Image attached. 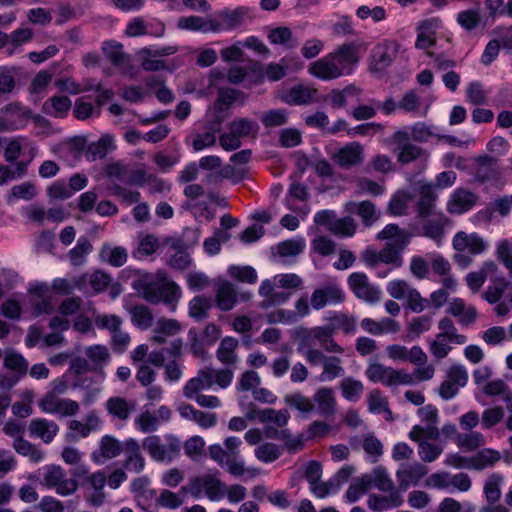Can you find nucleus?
Segmentation results:
<instances>
[{
	"mask_svg": "<svg viewBox=\"0 0 512 512\" xmlns=\"http://www.w3.org/2000/svg\"><path fill=\"white\" fill-rule=\"evenodd\" d=\"M290 418V414L287 409L274 410L266 408L259 411L258 419L261 423L273 422L279 427H284Z\"/></svg>",
	"mask_w": 512,
	"mask_h": 512,
	"instance_id": "052dcab7",
	"label": "nucleus"
},
{
	"mask_svg": "<svg viewBox=\"0 0 512 512\" xmlns=\"http://www.w3.org/2000/svg\"><path fill=\"white\" fill-rule=\"evenodd\" d=\"M131 286L147 302L151 304L164 302L172 305V310H175V303L181 296L179 286L164 276L154 279L150 274H138L132 280Z\"/></svg>",
	"mask_w": 512,
	"mask_h": 512,
	"instance_id": "f257e3e1",
	"label": "nucleus"
},
{
	"mask_svg": "<svg viewBox=\"0 0 512 512\" xmlns=\"http://www.w3.org/2000/svg\"><path fill=\"white\" fill-rule=\"evenodd\" d=\"M211 300L205 296H196L189 302V315L195 321H203L208 317Z\"/></svg>",
	"mask_w": 512,
	"mask_h": 512,
	"instance_id": "864d4df0",
	"label": "nucleus"
},
{
	"mask_svg": "<svg viewBox=\"0 0 512 512\" xmlns=\"http://www.w3.org/2000/svg\"><path fill=\"white\" fill-rule=\"evenodd\" d=\"M329 54L342 76L350 75L360 61L359 46L354 42L344 43Z\"/></svg>",
	"mask_w": 512,
	"mask_h": 512,
	"instance_id": "f8f14e48",
	"label": "nucleus"
},
{
	"mask_svg": "<svg viewBox=\"0 0 512 512\" xmlns=\"http://www.w3.org/2000/svg\"><path fill=\"white\" fill-rule=\"evenodd\" d=\"M40 409L49 414L73 416L79 411V404L71 399H61L55 393L47 392L39 401Z\"/></svg>",
	"mask_w": 512,
	"mask_h": 512,
	"instance_id": "4468645a",
	"label": "nucleus"
},
{
	"mask_svg": "<svg viewBox=\"0 0 512 512\" xmlns=\"http://www.w3.org/2000/svg\"><path fill=\"white\" fill-rule=\"evenodd\" d=\"M99 259L110 266L121 267L127 262L128 252L124 247L103 243L99 250Z\"/></svg>",
	"mask_w": 512,
	"mask_h": 512,
	"instance_id": "72a5a7b5",
	"label": "nucleus"
},
{
	"mask_svg": "<svg viewBox=\"0 0 512 512\" xmlns=\"http://www.w3.org/2000/svg\"><path fill=\"white\" fill-rule=\"evenodd\" d=\"M371 487V475L364 474L353 480L345 493V499L349 503L356 502Z\"/></svg>",
	"mask_w": 512,
	"mask_h": 512,
	"instance_id": "49530a36",
	"label": "nucleus"
},
{
	"mask_svg": "<svg viewBox=\"0 0 512 512\" xmlns=\"http://www.w3.org/2000/svg\"><path fill=\"white\" fill-rule=\"evenodd\" d=\"M345 300V293L337 284H328L317 288L311 295V306L320 310L328 304H340Z\"/></svg>",
	"mask_w": 512,
	"mask_h": 512,
	"instance_id": "2eb2a0df",
	"label": "nucleus"
},
{
	"mask_svg": "<svg viewBox=\"0 0 512 512\" xmlns=\"http://www.w3.org/2000/svg\"><path fill=\"white\" fill-rule=\"evenodd\" d=\"M329 231L335 235L351 237L356 232V223L350 216L335 219V221L330 224Z\"/></svg>",
	"mask_w": 512,
	"mask_h": 512,
	"instance_id": "774afa93",
	"label": "nucleus"
},
{
	"mask_svg": "<svg viewBox=\"0 0 512 512\" xmlns=\"http://www.w3.org/2000/svg\"><path fill=\"white\" fill-rule=\"evenodd\" d=\"M312 402L316 406L317 413L325 418L333 417L337 411L335 392L330 387H321L313 395Z\"/></svg>",
	"mask_w": 512,
	"mask_h": 512,
	"instance_id": "aec40b11",
	"label": "nucleus"
},
{
	"mask_svg": "<svg viewBox=\"0 0 512 512\" xmlns=\"http://www.w3.org/2000/svg\"><path fill=\"white\" fill-rule=\"evenodd\" d=\"M229 130L241 139L248 136H256L259 131V125L249 118H238L230 122Z\"/></svg>",
	"mask_w": 512,
	"mask_h": 512,
	"instance_id": "09e8293b",
	"label": "nucleus"
},
{
	"mask_svg": "<svg viewBox=\"0 0 512 512\" xmlns=\"http://www.w3.org/2000/svg\"><path fill=\"white\" fill-rule=\"evenodd\" d=\"M503 482V476L493 473L488 477L484 484V494L489 504H495L501 498L500 485Z\"/></svg>",
	"mask_w": 512,
	"mask_h": 512,
	"instance_id": "13d9d810",
	"label": "nucleus"
},
{
	"mask_svg": "<svg viewBox=\"0 0 512 512\" xmlns=\"http://www.w3.org/2000/svg\"><path fill=\"white\" fill-rule=\"evenodd\" d=\"M340 389L346 400L356 402L364 391V385L361 381L348 377L340 382Z\"/></svg>",
	"mask_w": 512,
	"mask_h": 512,
	"instance_id": "4d7b16f0",
	"label": "nucleus"
},
{
	"mask_svg": "<svg viewBox=\"0 0 512 512\" xmlns=\"http://www.w3.org/2000/svg\"><path fill=\"white\" fill-rule=\"evenodd\" d=\"M3 365L12 373L19 374V376H26L28 372V361L22 354L10 349L4 354Z\"/></svg>",
	"mask_w": 512,
	"mask_h": 512,
	"instance_id": "a19ab883",
	"label": "nucleus"
},
{
	"mask_svg": "<svg viewBox=\"0 0 512 512\" xmlns=\"http://www.w3.org/2000/svg\"><path fill=\"white\" fill-rule=\"evenodd\" d=\"M268 39L272 44L283 45L288 49H294L299 42L293 38V34L288 27H277L270 31Z\"/></svg>",
	"mask_w": 512,
	"mask_h": 512,
	"instance_id": "8fccbe9b",
	"label": "nucleus"
},
{
	"mask_svg": "<svg viewBox=\"0 0 512 512\" xmlns=\"http://www.w3.org/2000/svg\"><path fill=\"white\" fill-rule=\"evenodd\" d=\"M178 28L203 33H214V22L212 18L204 19L200 16H183L178 19Z\"/></svg>",
	"mask_w": 512,
	"mask_h": 512,
	"instance_id": "4c0bfd02",
	"label": "nucleus"
},
{
	"mask_svg": "<svg viewBox=\"0 0 512 512\" xmlns=\"http://www.w3.org/2000/svg\"><path fill=\"white\" fill-rule=\"evenodd\" d=\"M125 459L123 468L127 471L140 473L145 468V458L141 453L139 442L134 438H128L124 441Z\"/></svg>",
	"mask_w": 512,
	"mask_h": 512,
	"instance_id": "6ab92c4d",
	"label": "nucleus"
},
{
	"mask_svg": "<svg viewBox=\"0 0 512 512\" xmlns=\"http://www.w3.org/2000/svg\"><path fill=\"white\" fill-rule=\"evenodd\" d=\"M371 475V485L374 484V486L382 491V492H388L392 493V491H402L398 488H395L394 482L389 477L387 470L383 466H377L372 470Z\"/></svg>",
	"mask_w": 512,
	"mask_h": 512,
	"instance_id": "de8ad7c7",
	"label": "nucleus"
},
{
	"mask_svg": "<svg viewBox=\"0 0 512 512\" xmlns=\"http://www.w3.org/2000/svg\"><path fill=\"white\" fill-rule=\"evenodd\" d=\"M333 335L334 328L330 325L313 328L300 326L295 330V337L298 341L297 351L304 356L306 361L309 351H321L314 348L317 343L328 353L343 354L344 348L335 341Z\"/></svg>",
	"mask_w": 512,
	"mask_h": 512,
	"instance_id": "f03ea898",
	"label": "nucleus"
},
{
	"mask_svg": "<svg viewBox=\"0 0 512 512\" xmlns=\"http://www.w3.org/2000/svg\"><path fill=\"white\" fill-rule=\"evenodd\" d=\"M131 321L134 326L146 330L153 324V314L149 307L144 304H137L129 309Z\"/></svg>",
	"mask_w": 512,
	"mask_h": 512,
	"instance_id": "37998d69",
	"label": "nucleus"
},
{
	"mask_svg": "<svg viewBox=\"0 0 512 512\" xmlns=\"http://www.w3.org/2000/svg\"><path fill=\"white\" fill-rule=\"evenodd\" d=\"M362 447L365 453L371 457L372 463H376L383 455V444L373 433L364 436Z\"/></svg>",
	"mask_w": 512,
	"mask_h": 512,
	"instance_id": "69168bd1",
	"label": "nucleus"
},
{
	"mask_svg": "<svg viewBox=\"0 0 512 512\" xmlns=\"http://www.w3.org/2000/svg\"><path fill=\"white\" fill-rule=\"evenodd\" d=\"M316 94V89L304 85H295L289 90L287 102L293 105H307L314 101Z\"/></svg>",
	"mask_w": 512,
	"mask_h": 512,
	"instance_id": "c03bdc74",
	"label": "nucleus"
},
{
	"mask_svg": "<svg viewBox=\"0 0 512 512\" xmlns=\"http://www.w3.org/2000/svg\"><path fill=\"white\" fill-rule=\"evenodd\" d=\"M213 385V369H201L197 376L190 379L183 388V394L188 399H193L194 396L201 390H207Z\"/></svg>",
	"mask_w": 512,
	"mask_h": 512,
	"instance_id": "c756f323",
	"label": "nucleus"
},
{
	"mask_svg": "<svg viewBox=\"0 0 512 512\" xmlns=\"http://www.w3.org/2000/svg\"><path fill=\"white\" fill-rule=\"evenodd\" d=\"M13 447L18 454L28 456L33 463H39L44 458V453L23 437L14 439Z\"/></svg>",
	"mask_w": 512,
	"mask_h": 512,
	"instance_id": "3c124183",
	"label": "nucleus"
},
{
	"mask_svg": "<svg viewBox=\"0 0 512 512\" xmlns=\"http://www.w3.org/2000/svg\"><path fill=\"white\" fill-rule=\"evenodd\" d=\"M307 363L312 367L322 365L323 370L319 376L320 381H332L343 376L345 372L340 357L325 355L323 351H309Z\"/></svg>",
	"mask_w": 512,
	"mask_h": 512,
	"instance_id": "6e6552de",
	"label": "nucleus"
},
{
	"mask_svg": "<svg viewBox=\"0 0 512 512\" xmlns=\"http://www.w3.org/2000/svg\"><path fill=\"white\" fill-rule=\"evenodd\" d=\"M308 71L321 80H333L341 77V70L337 67L330 54L310 63Z\"/></svg>",
	"mask_w": 512,
	"mask_h": 512,
	"instance_id": "b1692460",
	"label": "nucleus"
},
{
	"mask_svg": "<svg viewBox=\"0 0 512 512\" xmlns=\"http://www.w3.org/2000/svg\"><path fill=\"white\" fill-rule=\"evenodd\" d=\"M215 301L221 311L232 310L238 302L236 287L227 280L218 281Z\"/></svg>",
	"mask_w": 512,
	"mask_h": 512,
	"instance_id": "a878e982",
	"label": "nucleus"
},
{
	"mask_svg": "<svg viewBox=\"0 0 512 512\" xmlns=\"http://www.w3.org/2000/svg\"><path fill=\"white\" fill-rule=\"evenodd\" d=\"M136 184L139 186L146 185L150 194H162L170 191L171 185L163 179L153 174H146L145 172L139 171L137 173Z\"/></svg>",
	"mask_w": 512,
	"mask_h": 512,
	"instance_id": "58836bf2",
	"label": "nucleus"
},
{
	"mask_svg": "<svg viewBox=\"0 0 512 512\" xmlns=\"http://www.w3.org/2000/svg\"><path fill=\"white\" fill-rule=\"evenodd\" d=\"M456 443L458 447L462 449L473 451L484 445L485 439L482 433L474 431L458 434L456 437Z\"/></svg>",
	"mask_w": 512,
	"mask_h": 512,
	"instance_id": "0e129e2a",
	"label": "nucleus"
},
{
	"mask_svg": "<svg viewBox=\"0 0 512 512\" xmlns=\"http://www.w3.org/2000/svg\"><path fill=\"white\" fill-rule=\"evenodd\" d=\"M437 199L435 193V186L431 183L424 184L419 190V200L416 205V212L418 217L426 218L430 215H434V207Z\"/></svg>",
	"mask_w": 512,
	"mask_h": 512,
	"instance_id": "7c9ffc66",
	"label": "nucleus"
},
{
	"mask_svg": "<svg viewBox=\"0 0 512 512\" xmlns=\"http://www.w3.org/2000/svg\"><path fill=\"white\" fill-rule=\"evenodd\" d=\"M237 347L238 340L236 338L231 336L224 337L216 351L217 359L225 365L234 364L237 360V355L235 354Z\"/></svg>",
	"mask_w": 512,
	"mask_h": 512,
	"instance_id": "ea45409f",
	"label": "nucleus"
},
{
	"mask_svg": "<svg viewBox=\"0 0 512 512\" xmlns=\"http://www.w3.org/2000/svg\"><path fill=\"white\" fill-rule=\"evenodd\" d=\"M493 285H490L482 294L483 299H485L490 304L497 303L503 296L505 290L507 289L509 282L502 277H491L490 280Z\"/></svg>",
	"mask_w": 512,
	"mask_h": 512,
	"instance_id": "603ef678",
	"label": "nucleus"
},
{
	"mask_svg": "<svg viewBox=\"0 0 512 512\" xmlns=\"http://www.w3.org/2000/svg\"><path fill=\"white\" fill-rule=\"evenodd\" d=\"M72 102L67 96H52L43 104V110L55 118L65 117L71 109Z\"/></svg>",
	"mask_w": 512,
	"mask_h": 512,
	"instance_id": "c9c22d12",
	"label": "nucleus"
},
{
	"mask_svg": "<svg viewBox=\"0 0 512 512\" xmlns=\"http://www.w3.org/2000/svg\"><path fill=\"white\" fill-rule=\"evenodd\" d=\"M447 313L458 317V322L463 326H468L475 322L478 313L474 306H466L462 298H454L447 309Z\"/></svg>",
	"mask_w": 512,
	"mask_h": 512,
	"instance_id": "2f4dec72",
	"label": "nucleus"
},
{
	"mask_svg": "<svg viewBox=\"0 0 512 512\" xmlns=\"http://www.w3.org/2000/svg\"><path fill=\"white\" fill-rule=\"evenodd\" d=\"M468 382V373L464 366L455 364L449 367L446 379L441 383L438 388L439 396L443 400H450L454 398L461 387H464Z\"/></svg>",
	"mask_w": 512,
	"mask_h": 512,
	"instance_id": "9b49d317",
	"label": "nucleus"
},
{
	"mask_svg": "<svg viewBox=\"0 0 512 512\" xmlns=\"http://www.w3.org/2000/svg\"><path fill=\"white\" fill-rule=\"evenodd\" d=\"M448 221V218L442 213L434 215L423 224L424 235L435 241H441L444 236V227Z\"/></svg>",
	"mask_w": 512,
	"mask_h": 512,
	"instance_id": "79ce46f5",
	"label": "nucleus"
},
{
	"mask_svg": "<svg viewBox=\"0 0 512 512\" xmlns=\"http://www.w3.org/2000/svg\"><path fill=\"white\" fill-rule=\"evenodd\" d=\"M365 374L371 382H380L386 386L413 383V378L410 374L394 370L391 367H385L380 363L369 364Z\"/></svg>",
	"mask_w": 512,
	"mask_h": 512,
	"instance_id": "1a4fd4ad",
	"label": "nucleus"
},
{
	"mask_svg": "<svg viewBox=\"0 0 512 512\" xmlns=\"http://www.w3.org/2000/svg\"><path fill=\"white\" fill-rule=\"evenodd\" d=\"M349 206V211L359 215L363 225L366 227L371 226L380 217V212L376 209L375 204L369 200L351 202Z\"/></svg>",
	"mask_w": 512,
	"mask_h": 512,
	"instance_id": "f704fd0d",
	"label": "nucleus"
},
{
	"mask_svg": "<svg viewBox=\"0 0 512 512\" xmlns=\"http://www.w3.org/2000/svg\"><path fill=\"white\" fill-rule=\"evenodd\" d=\"M331 159L340 168L345 170L359 166L364 161L363 145L356 141L347 143L333 153Z\"/></svg>",
	"mask_w": 512,
	"mask_h": 512,
	"instance_id": "ddd939ff",
	"label": "nucleus"
},
{
	"mask_svg": "<svg viewBox=\"0 0 512 512\" xmlns=\"http://www.w3.org/2000/svg\"><path fill=\"white\" fill-rule=\"evenodd\" d=\"M456 253L453 261L461 269H465L472 263V257L483 253L488 248V243L478 233L457 232L452 240Z\"/></svg>",
	"mask_w": 512,
	"mask_h": 512,
	"instance_id": "7ed1b4c3",
	"label": "nucleus"
},
{
	"mask_svg": "<svg viewBox=\"0 0 512 512\" xmlns=\"http://www.w3.org/2000/svg\"><path fill=\"white\" fill-rule=\"evenodd\" d=\"M124 451V442H119L111 435H105L100 440V447L98 451H93L91 454L92 460L98 464H104L105 461L113 459Z\"/></svg>",
	"mask_w": 512,
	"mask_h": 512,
	"instance_id": "412c9836",
	"label": "nucleus"
},
{
	"mask_svg": "<svg viewBox=\"0 0 512 512\" xmlns=\"http://www.w3.org/2000/svg\"><path fill=\"white\" fill-rule=\"evenodd\" d=\"M241 92L233 88H220L214 102L215 122L222 123L230 116L229 109L238 99Z\"/></svg>",
	"mask_w": 512,
	"mask_h": 512,
	"instance_id": "4be33fe9",
	"label": "nucleus"
},
{
	"mask_svg": "<svg viewBox=\"0 0 512 512\" xmlns=\"http://www.w3.org/2000/svg\"><path fill=\"white\" fill-rule=\"evenodd\" d=\"M172 247L178 250L177 253L171 256L169 260V265L178 270H184L188 268L191 264V258L188 253L183 250L187 248V245L182 240H176Z\"/></svg>",
	"mask_w": 512,
	"mask_h": 512,
	"instance_id": "680f3d73",
	"label": "nucleus"
},
{
	"mask_svg": "<svg viewBox=\"0 0 512 512\" xmlns=\"http://www.w3.org/2000/svg\"><path fill=\"white\" fill-rule=\"evenodd\" d=\"M93 246L88 238L80 237L75 247L68 252V259L73 266H81L85 263L87 255L91 253Z\"/></svg>",
	"mask_w": 512,
	"mask_h": 512,
	"instance_id": "a18cd8bd",
	"label": "nucleus"
},
{
	"mask_svg": "<svg viewBox=\"0 0 512 512\" xmlns=\"http://www.w3.org/2000/svg\"><path fill=\"white\" fill-rule=\"evenodd\" d=\"M134 425L142 433H152L158 429L159 421L155 414L143 411L135 418Z\"/></svg>",
	"mask_w": 512,
	"mask_h": 512,
	"instance_id": "338daca9",
	"label": "nucleus"
},
{
	"mask_svg": "<svg viewBox=\"0 0 512 512\" xmlns=\"http://www.w3.org/2000/svg\"><path fill=\"white\" fill-rule=\"evenodd\" d=\"M28 430L31 436L40 438L44 443L49 444L58 433L59 426L46 418H34L30 421Z\"/></svg>",
	"mask_w": 512,
	"mask_h": 512,
	"instance_id": "bb28decb",
	"label": "nucleus"
},
{
	"mask_svg": "<svg viewBox=\"0 0 512 512\" xmlns=\"http://www.w3.org/2000/svg\"><path fill=\"white\" fill-rule=\"evenodd\" d=\"M428 473V468L419 462L402 465L396 472L399 489L405 492L409 486L417 485Z\"/></svg>",
	"mask_w": 512,
	"mask_h": 512,
	"instance_id": "dca6fc26",
	"label": "nucleus"
},
{
	"mask_svg": "<svg viewBox=\"0 0 512 512\" xmlns=\"http://www.w3.org/2000/svg\"><path fill=\"white\" fill-rule=\"evenodd\" d=\"M432 327V317L428 315H422L412 318L407 325V337L410 340H415L420 337L421 334L427 332Z\"/></svg>",
	"mask_w": 512,
	"mask_h": 512,
	"instance_id": "6e6d98bb",
	"label": "nucleus"
},
{
	"mask_svg": "<svg viewBox=\"0 0 512 512\" xmlns=\"http://www.w3.org/2000/svg\"><path fill=\"white\" fill-rule=\"evenodd\" d=\"M411 195L404 191L397 192L389 201L387 211L392 216H403L407 214L408 203Z\"/></svg>",
	"mask_w": 512,
	"mask_h": 512,
	"instance_id": "bf43d9fd",
	"label": "nucleus"
},
{
	"mask_svg": "<svg viewBox=\"0 0 512 512\" xmlns=\"http://www.w3.org/2000/svg\"><path fill=\"white\" fill-rule=\"evenodd\" d=\"M284 402L292 409L298 410L303 415H307L314 410L312 399L304 396L300 392H295L284 397Z\"/></svg>",
	"mask_w": 512,
	"mask_h": 512,
	"instance_id": "5fc2aeb1",
	"label": "nucleus"
},
{
	"mask_svg": "<svg viewBox=\"0 0 512 512\" xmlns=\"http://www.w3.org/2000/svg\"><path fill=\"white\" fill-rule=\"evenodd\" d=\"M305 248L303 238L289 239L282 241L277 246V253L280 257H295L301 254Z\"/></svg>",
	"mask_w": 512,
	"mask_h": 512,
	"instance_id": "e2e57ef3",
	"label": "nucleus"
},
{
	"mask_svg": "<svg viewBox=\"0 0 512 512\" xmlns=\"http://www.w3.org/2000/svg\"><path fill=\"white\" fill-rule=\"evenodd\" d=\"M404 502L400 491H392L387 496L370 494L367 500L368 507L374 512H383L400 507Z\"/></svg>",
	"mask_w": 512,
	"mask_h": 512,
	"instance_id": "c85d7f7f",
	"label": "nucleus"
},
{
	"mask_svg": "<svg viewBox=\"0 0 512 512\" xmlns=\"http://www.w3.org/2000/svg\"><path fill=\"white\" fill-rule=\"evenodd\" d=\"M245 7H238L234 10L224 9L218 12L213 19L214 33L222 31H231L241 25L243 17L246 14Z\"/></svg>",
	"mask_w": 512,
	"mask_h": 512,
	"instance_id": "a211bd4d",
	"label": "nucleus"
},
{
	"mask_svg": "<svg viewBox=\"0 0 512 512\" xmlns=\"http://www.w3.org/2000/svg\"><path fill=\"white\" fill-rule=\"evenodd\" d=\"M477 201V195L467 189L459 188L454 191L447 203V210L451 214H463L471 210Z\"/></svg>",
	"mask_w": 512,
	"mask_h": 512,
	"instance_id": "5701e85b",
	"label": "nucleus"
},
{
	"mask_svg": "<svg viewBox=\"0 0 512 512\" xmlns=\"http://www.w3.org/2000/svg\"><path fill=\"white\" fill-rule=\"evenodd\" d=\"M41 474V484L49 489H55L60 496L72 495L78 488L76 480L68 478L61 466L47 465L42 468Z\"/></svg>",
	"mask_w": 512,
	"mask_h": 512,
	"instance_id": "423d86ee",
	"label": "nucleus"
},
{
	"mask_svg": "<svg viewBox=\"0 0 512 512\" xmlns=\"http://www.w3.org/2000/svg\"><path fill=\"white\" fill-rule=\"evenodd\" d=\"M85 354L92 367V372L101 371L110 360L109 350L104 345L89 346L86 348Z\"/></svg>",
	"mask_w": 512,
	"mask_h": 512,
	"instance_id": "e433bc0d",
	"label": "nucleus"
},
{
	"mask_svg": "<svg viewBox=\"0 0 512 512\" xmlns=\"http://www.w3.org/2000/svg\"><path fill=\"white\" fill-rule=\"evenodd\" d=\"M164 439L162 443L160 436L149 435L142 440V447L153 460L169 463L179 456L181 442L173 434H166Z\"/></svg>",
	"mask_w": 512,
	"mask_h": 512,
	"instance_id": "39448f33",
	"label": "nucleus"
},
{
	"mask_svg": "<svg viewBox=\"0 0 512 512\" xmlns=\"http://www.w3.org/2000/svg\"><path fill=\"white\" fill-rule=\"evenodd\" d=\"M219 471L206 473L189 479L187 485L180 489L181 494L189 493L193 498L199 499L203 494L211 501H219L225 495V484L219 479Z\"/></svg>",
	"mask_w": 512,
	"mask_h": 512,
	"instance_id": "20e7f679",
	"label": "nucleus"
},
{
	"mask_svg": "<svg viewBox=\"0 0 512 512\" xmlns=\"http://www.w3.org/2000/svg\"><path fill=\"white\" fill-rule=\"evenodd\" d=\"M105 407L108 414L113 418L126 421L136 411L137 404L135 400L114 396L106 401Z\"/></svg>",
	"mask_w": 512,
	"mask_h": 512,
	"instance_id": "393cba45",
	"label": "nucleus"
},
{
	"mask_svg": "<svg viewBox=\"0 0 512 512\" xmlns=\"http://www.w3.org/2000/svg\"><path fill=\"white\" fill-rule=\"evenodd\" d=\"M400 45L394 40H384L371 51L369 70L372 73H383L395 60Z\"/></svg>",
	"mask_w": 512,
	"mask_h": 512,
	"instance_id": "0eeeda50",
	"label": "nucleus"
},
{
	"mask_svg": "<svg viewBox=\"0 0 512 512\" xmlns=\"http://www.w3.org/2000/svg\"><path fill=\"white\" fill-rule=\"evenodd\" d=\"M377 239L388 240L387 244L402 255L410 243L411 234L396 224H388L377 234Z\"/></svg>",
	"mask_w": 512,
	"mask_h": 512,
	"instance_id": "f3484780",
	"label": "nucleus"
},
{
	"mask_svg": "<svg viewBox=\"0 0 512 512\" xmlns=\"http://www.w3.org/2000/svg\"><path fill=\"white\" fill-rule=\"evenodd\" d=\"M475 179L480 183L496 181L500 178V170L497 161L488 155L479 156L477 159Z\"/></svg>",
	"mask_w": 512,
	"mask_h": 512,
	"instance_id": "cd10ccee",
	"label": "nucleus"
},
{
	"mask_svg": "<svg viewBox=\"0 0 512 512\" xmlns=\"http://www.w3.org/2000/svg\"><path fill=\"white\" fill-rule=\"evenodd\" d=\"M102 51L113 66L117 68L129 66L130 56L123 51V45L120 42L114 40L105 41Z\"/></svg>",
	"mask_w": 512,
	"mask_h": 512,
	"instance_id": "473e14b6",
	"label": "nucleus"
},
{
	"mask_svg": "<svg viewBox=\"0 0 512 512\" xmlns=\"http://www.w3.org/2000/svg\"><path fill=\"white\" fill-rule=\"evenodd\" d=\"M348 286L354 295L370 304L380 301L382 291L379 287L371 284L365 273L354 272L348 277Z\"/></svg>",
	"mask_w": 512,
	"mask_h": 512,
	"instance_id": "9d476101",
	"label": "nucleus"
}]
</instances>
